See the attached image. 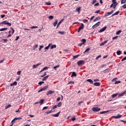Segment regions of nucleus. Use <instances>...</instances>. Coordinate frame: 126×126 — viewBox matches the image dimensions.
Returning <instances> with one entry per match:
<instances>
[{"label":"nucleus","mask_w":126,"mask_h":126,"mask_svg":"<svg viewBox=\"0 0 126 126\" xmlns=\"http://www.w3.org/2000/svg\"><path fill=\"white\" fill-rule=\"evenodd\" d=\"M49 87V86L47 85L44 86L43 88L41 89L40 90L38 91V93H40V92H42V91H45V90H47Z\"/></svg>","instance_id":"1"},{"label":"nucleus","mask_w":126,"mask_h":126,"mask_svg":"<svg viewBox=\"0 0 126 126\" xmlns=\"http://www.w3.org/2000/svg\"><path fill=\"white\" fill-rule=\"evenodd\" d=\"M77 64L79 66H80V65H82L83 64H84L85 63V62L83 60L79 61L77 62Z\"/></svg>","instance_id":"2"},{"label":"nucleus","mask_w":126,"mask_h":126,"mask_svg":"<svg viewBox=\"0 0 126 126\" xmlns=\"http://www.w3.org/2000/svg\"><path fill=\"white\" fill-rule=\"evenodd\" d=\"M114 13V10H111L110 12H108L105 14L104 17H107V16H109V15H111L112 13Z\"/></svg>","instance_id":"3"},{"label":"nucleus","mask_w":126,"mask_h":126,"mask_svg":"<svg viewBox=\"0 0 126 126\" xmlns=\"http://www.w3.org/2000/svg\"><path fill=\"white\" fill-rule=\"evenodd\" d=\"M101 110V108L98 107H94L92 108L93 112H99Z\"/></svg>","instance_id":"4"},{"label":"nucleus","mask_w":126,"mask_h":126,"mask_svg":"<svg viewBox=\"0 0 126 126\" xmlns=\"http://www.w3.org/2000/svg\"><path fill=\"white\" fill-rule=\"evenodd\" d=\"M83 28H84V25L83 23H82L81 24V26H80L79 28L78 32L79 33V32H80V31L82 30V29H83Z\"/></svg>","instance_id":"5"},{"label":"nucleus","mask_w":126,"mask_h":126,"mask_svg":"<svg viewBox=\"0 0 126 126\" xmlns=\"http://www.w3.org/2000/svg\"><path fill=\"white\" fill-rule=\"evenodd\" d=\"M122 117H123V115H121L120 114H117V116H113V118H114V119H121V118H122Z\"/></svg>","instance_id":"6"},{"label":"nucleus","mask_w":126,"mask_h":126,"mask_svg":"<svg viewBox=\"0 0 126 126\" xmlns=\"http://www.w3.org/2000/svg\"><path fill=\"white\" fill-rule=\"evenodd\" d=\"M99 25H100V22L96 23L93 26V29H94V28H96V27H98Z\"/></svg>","instance_id":"7"},{"label":"nucleus","mask_w":126,"mask_h":126,"mask_svg":"<svg viewBox=\"0 0 126 126\" xmlns=\"http://www.w3.org/2000/svg\"><path fill=\"white\" fill-rule=\"evenodd\" d=\"M60 114H61V111L59 112L57 114H52L51 116H52V117H55L56 118H58V117L60 116Z\"/></svg>","instance_id":"8"},{"label":"nucleus","mask_w":126,"mask_h":126,"mask_svg":"<svg viewBox=\"0 0 126 126\" xmlns=\"http://www.w3.org/2000/svg\"><path fill=\"white\" fill-rule=\"evenodd\" d=\"M107 29V27H104L103 28H102L99 31V33H101L102 32H104L105 30Z\"/></svg>","instance_id":"9"},{"label":"nucleus","mask_w":126,"mask_h":126,"mask_svg":"<svg viewBox=\"0 0 126 126\" xmlns=\"http://www.w3.org/2000/svg\"><path fill=\"white\" fill-rule=\"evenodd\" d=\"M53 93H54V91H49L47 93L46 95H52V94H53Z\"/></svg>","instance_id":"10"},{"label":"nucleus","mask_w":126,"mask_h":126,"mask_svg":"<svg viewBox=\"0 0 126 126\" xmlns=\"http://www.w3.org/2000/svg\"><path fill=\"white\" fill-rule=\"evenodd\" d=\"M41 63H38L36 64L33 65V68H37L38 67V66H39V65H40Z\"/></svg>","instance_id":"11"},{"label":"nucleus","mask_w":126,"mask_h":126,"mask_svg":"<svg viewBox=\"0 0 126 126\" xmlns=\"http://www.w3.org/2000/svg\"><path fill=\"white\" fill-rule=\"evenodd\" d=\"M49 76H50L49 75H47L45 77H44L42 78V81H46L47 80V79H48V78H49Z\"/></svg>","instance_id":"12"},{"label":"nucleus","mask_w":126,"mask_h":126,"mask_svg":"<svg viewBox=\"0 0 126 126\" xmlns=\"http://www.w3.org/2000/svg\"><path fill=\"white\" fill-rule=\"evenodd\" d=\"M17 85V82H14V83L10 84V86H16Z\"/></svg>","instance_id":"13"},{"label":"nucleus","mask_w":126,"mask_h":126,"mask_svg":"<svg viewBox=\"0 0 126 126\" xmlns=\"http://www.w3.org/2000/svg\"><path fill=\"white\" fill-rule=\"evenodd\" d=\"M111 69L110 68H107L104 70H103L102 72H104V73H106V72H109V71H110Z\"/></svg>","instance_id":"14"},{"label":"nucleus","mask_w":126,"mask_h":126,"mask_svg":"<svg viewBox=\"0 0 126 126\" xmlns=\"http://www.w3.org/2000/svg\"><path fill=\"white\" fill-rule=\"evenodd\" d=\"M101 19V18L100 17H98L97 18H95L94 20V22H95V21H98V20H100Z\"/></svg>","instance_id":"15"},{"label":"nucleus","mask_w":126,"mask_h":126,"mask_svg":"<svg viewBox=\"0 0 126 126\" xmlns=\"http://www.w3.org/2000/svg\"><path fill=\"white\" fill-rule=\"evenodd\" d=\"M100 85L101 84H100V83H97V82L94 83V86H100Z\"/></svg>","instance_id":"16"},{"label":"nucleus","mask_w":126,"mask_h":126,"mask_svg":"<svg viewBox=\"0 0 126 126\" xmlns=\"http://www.w3.org/2000/svg\"><path fill=\"white\" fill-rule=\"evenodd\" d=\"M87 81H88V82H90L91 84H93V81L91 79L87 80Z\"/></svg>","instance_id":"17"},{"label":"nucleus","mask_w":126,"mask_h":126,"mask_svg":"<svg viewBox=\"0 0 126 126\" xmlns=\"http://www.w3.org/2000/svg\"><path fill=\"white\" fill-rule=\"evenodd\" d=\"M8 22L7 21H4L1 23V24H3V25H7Z\"/></svg>","instance_id":"18"},{"label":"nucleus","mask_w":126,"mask_h":126,"mask_svg":"<svg viewBox=\"0 0 126 126\" xmlns=\"http://www.w3.org/2000/svg\"><path fill=\"white\" fill-rule=\"evenodd\" d=\"M57 24H58V20H56L55 22L53 23V26H54V27H56V26H57Z\"/></svg>","instance_id":"19"},{"label":"nucleus","mask_w":126,"mask_h":126,"mask_svg":"<svg viewBox=\"0 0 126 126\" xmlns=\"http://www.w3.org/2000/svg\"><path fill=\"white\" fill-rule=\"evenodd\" d=\"M119 13H120V11H118L116 12H115V13L113 14L112 16H114L115 15H118L119 14Z\"/></svg>","instance_id":"20"},{"label":"nucleus","mask_w":126,"mask_h":126,"mask_svg":"<svg viewBox=\"0 0 126 126\" xmlns=\"http://www.w3.org/2000/svg\"><path fill=\"white\" fill-rule=\"evenodd\" d=\"M58 33L59 34H61V35H64V34H65V32H64L59 31Z\"/></svg>","instance_id":"21"},{"label":"nucleus","mask_w":126,"mask_h":126,"mask_svg":"<svg viewBox=\"0 0 126 126\" xmlns=\"http://www.w3.org/2000/svg\"><path fill=\"white\" fill-rule=\"evenodd\" d=\"M56 48H57V45H56L55 44L51 46V49H56Z\"/></svg>","instance_id":"22"},{"label":"nucleus","mask_w":126,"mask_h":126,"mask_svg":"<svg viewBox=\"0 0 126 126\" xmlns=\"http://www.w3.org/2000/svg\"><path fill=\"white\" fill-rule=\"evenodd\" d=\"M76 11L78 12V13H80V7H78L76 9Z\"/></svg>","instance_id":"23"},{"label":"nucleus","mask_w":126,"mask_h":126,"mask_svg":"<svg viewBox=\"0 0 126 126\" xmlns=\"http://www.w3.org/2000/svg\"><path fill=\"white\" fill-rule=\"evenodd\" d=\"M107 42H108V40H106V41H105L104 42H102L101 44H100V46H104V45H105V44H106L107 43Z\"/></svg>","instance_id":"24"},{"label":"nucleus","mask_w":126,"mask_h":126,"mask_svg":"<svg viewBox=\"0 0 126 126\" xmlns=\"http://www.w3.org/2000/svg\"><path fill=\"white\" fill-rule=\"evenodd\" d=\"M73 76H76V73L75 72H72L71 77H73Z\"/></svg>","instance_id":"25"},{"label":"nucleus","mask_w":126,"mask_h":126,"mask_svg":"<svg viewBox=\"0 0 126 126\" xmlns=\"http://www.w3.org/2000/svg\"><path fill=\"white\" fill-rule=\"evenodd\" d=\"M117 54L118 56H120V55L122 54V51H121V50H118L117 51Z\"/></svg>","instance_id":"26"},{"label":"nucleus","mask_w":126,"mask_h":126,"mask_svg":"<svg viewBox=\"0 0 126 126\" xmlns=\"http://www.w3.org/2000/svg\"><path fill=\"white\" fill-rule=\"evenodd\" d=\"M122 32V31L119 30L116 32V35H120L121 33Z\"/></svg>","instance_id":"27"},{"label":"nucleus","mask_w":126,"mask_h":126,"mask_svg":"<svg viewBox=\"0 0 126 126\" xmlns=\"http://www.w3.org/2000/svg\"><path fill=\"white\" fill-rule=\"evenodd\" d=\"M10 107H11V105H10V104L6 105L5 107V109H8V108H10Z\"/></svg>","instance_id":"28"},{"label":"nucleus","mask_w":126,"mask_h":126,"mask_svg":"<svg viewBox=\"0 0 126 126\" xmlns=\"http://www.w3.org/2000/svg\"><path fill=\"white\" fill-rule=\"evenodd\" d=\"M89 51H90V48H88L87 49H86V50L84 52V54H85V53H87V52H89Z\"/></svg>","instance_id":"29"},{"label":"nucleus","mask_w":126,"mask_h":126,"mask_svg":"<svg viewBox=\"0 0 126 126\" xmlns=\"http://www.w3.org/2000/svg\"><path fill=\"white\" fill-rule=\"evenodd\" d=\"M39 102L40 105H42V104H44V99H41Z\"/></svg>","instance_id":"30"},{"label":"nucleus","mask_w":126,"mask_h":126,"mask_svg":"<svg viewBox=\"0 0 126 126\" xmlns=\"http://www.w3.org/2000/svg\"><path fill=\"white\" fill-rule=\"evenodd\" d=\"M67 84H74V82L72 81H70L68 82V83H67Z\"/></svg>","instance_id":"31"},{"label":"nucleus","mask_w":126,"mask_h":126,"mask_svg":"<svg viewBox=\"0 0 126 126\" xmlns=\"http://www.w3.org/2000/svg\"><path fill=\"white\" fill-rule=\"evenodd\" d=\"M82 42H83L82 44H85V43H86V39H82Z\"/></svg>","instance_id":"32"},{"label":"nucleus","mask_w":126,"mask_h":126,"mask_svg":"<svg viewBox=\"0 0 126 126\" xmlns=\"http://www.w3.org/2000/svg\"><path fill=\"white\" fill-rule=\"evenodd\" d=\"M60 67V65H58L57 66H55L53 68H54V69H55V70H57V68Z\"/></svg>","instance_id":"33"},{"label":"nucleus","mask_w":126,"mask_h":126,"mask_svg":"<svg viewBox=\"0 0 126 126\" xmlns=\"http://www.w3.org/2000/svg\"><path fill=\"white\" fill-rule=\"evenodd\" d=\"M5 30H7V28H2L1 29H0V31L1 32V31H4Z\"/></svg>","instance_id":"34"},{"label":"nucleus","mask_w":126,"mask_h":126,"mask_svg":"<svg viewBox=\"0 0 126 126\" xmlns=\"http://www.w3.org/2000/svg\"><path fill=\"white\" fill-rule=\"evenodd\" d=\"M71 120V121H72V122H74V121H75V120H76V119L75 118V116L72 117Z\"/></svg>","instance_id":"35"},{"label":"nucleus","mask_w":126,"mask_h":126,"mask_svg":"<svg viewBox=\"0 0 126 126\" xmlns=\"http://www.w3.org/2000/svg\"><path fill=\"white\" fill-rule=\"evenodd\" d=\"M42 48H44V45H40L39 46V51H41V50H42Z\"/></svg>","instance_id":"36"},{"label":"nucleus","mask_w":126,"mask_h":126,"mask_svg":"<svg viewBox=\"0 0 126 126\" xmlns=\"http://www.w3.org/2000/svg\"><path fill=\"white\" fill-rule=\"evenodd\" d=\"M117 5H118V2H116V3H114V5H113V8H116V7H117Z\"/></svg>","instance_id":"37"},{"label":"nucleus","mask_w":126,"mask_h":126,"mask_svg":"<svg viewBox=\"0 0 126 126\" xmlns=\"http://www.w3.org/2000/svg\"><path fill=\"white\" fill-rule=\"evenodd\" d=\"M49 19H50V20H52V19H53V18H54V16H49L48 17Z\"/></svg>","instance_id":"38"},{"label":"nucleus","mask_w":126,"mask_h":126,"mask_svg":"<svg viewBox=\"0 0 126 126\" xmlns=\"http://www.w3.org/2000/svg\"><path fill=\"white\" fill-rule=\"evenodd\" d=\"M117 96H118V94H113L112 96L113 97V98H115V97H117Z\"/></svg>","instance_id":"39"},{"label":"nucleus","mask_w":126,"mask_h":126,"mask_svg":"<svg viewBox=\"0 0 126 126\" xmlns=\"http://www.w3.org/2000/svg\"><path fill=\"white\" fill-rule=\"evenodd\" d=\"M126 0H121V4L123 3H126Z\"/></svg>","instance_id":"40"},{"label":"nucleus","mask_w":126,"mask_h":126,"mask_svg":"<svg viewBox=\"0 0 126 126\" xmlns=\"http://www.w3.org/2000/svg\"><path fill=\"white\" fill-rule=\"evenodd\" d=\"M38 48V44H36L33 46V50H35L36 48Z\"/></svg>","instance_id":"41"},{"label":"nucleus","mask_w":126,"mask_h":126,"mask_svg":"<svg viewBox=\"0 0 126 126\" xmlns=\"http://www.w3.org/2000/svg\"><path fill=\"white\" fill-rule=\"evenodd\" d=\"M108 112H109V111H102V112H100V115H102V114H105V113H108Z\"/></svg>","instance_id":"42"},{"label":"nucleus","mask_w":126,"mask_h":126,"mask_svg":"<svg viewBox=\"0 0 126 126\" xmlns=\"http://www.w3.org/2000/svg\"><path fill=\"white\" fill-rule=\"evenodd\" d=\"M45 4H46V5H51V2H46Z\"/></svg>","instance_id":"43"},{"label":"nucleus","mask_w":126,"mask_h":126,"mask_svg":"<svg viewBox=\"0 0 126 126\" xmlns=\"http://www.w3.org/2000/svg\"><path fill=\"white\" fill-rule=\"evenodd\" d=\"M119 83H121V81H116L114 83L115 84H119Z\"/></svg>","instance_id":"44"},{"label":"nucleus","mask_w":126,"mask_h":126,"mask_svg":"<svg viewBox=\"0 0 126 126\" xmlns=\"http://www.w3.org/2000/svg\"><path fill=\"white\" fill-rule=\"evenodd\" d=\"M49 68V67H45L43 69H42V70H47Z\"/></svg>","instance_id":"45"},{"label":"nucleus","mask_w":126,"mask_h":126,"mask_svg":"<svg viewBox=\"0 0 126 126\" xmlns=\"http://www.w3.org/2000/svg\"><path fill=\"white\" fill-rule=\"evenodd\" d=\"M61 106H62V102H60L58 105H57V106L58 107H61Z\"/></svg>","instance_id":"46"},{"label":"nucleus","mask_w":126,"mask_h":126,"mask_svg":"<svg viewBox=\"0 0 126 126\" xmlns=\"http://www.w3.org/2000/svg\"><path fill=\"white\" fill-rule=\"evenodd\" d=\"M21 74V71H19L17 72V75H20Z\"/></svg>","instance_id":"47"},{"label":"nucleus","mask_w":126,"mask_h":126,"mask_svg":"<svg viewBox=\"0 0 126 126\" xmlns=\"http://www.w3.org/2000/svg\"><path fill=\"white\" fill-rule=\"evenodd\" d=\"M100 58H101V55H99V56H97V57L95 58V60H99V59H100Z\"/></svg>","instance_id":"48"},{"label":"nucleus","mask_w":126,"mask_h":126,"mask_svg":"<svg viewBox=\"0 0 126 126\" xmlns=\"http://www.w3.org/2000/svg\"><path fill=\"white\" fill-rule=\"evenodd\" d=\"M84 23H86L87 22H88V20L84 19L83 20Z\"/></svg>","instance_id":"49"},{"label":"nucleus","mask_w":126,"mask_h":126,"mask_svg":"<svg viewBox=\"0 0 126 126\" xmlns=\"http://www.w3.org/2000/svg\"><path fill=\"white\" fill-rule=\"evenodd\" d=\"M31 29H34V28H38L37 26H32L31 27Z\"/></svg>","instance_id":"50"},{"label":"nucleus","mask_w":126,"mask_h":126,"mask_svg":"<svg viewBox=\"0 0 126 126\" xmlns=\"http://www.w3.org/2000/svg\"><path fill=\"white\" fill-rule=\"evenodd\" d=\"M52 113V111H48L45 112V114H51Z\"/></svg>","instance_id":"51"},{"label":"nucleus","mask_w":126,"mask_h":126,"mask_svg":"<svg viewBox=\"0 0 126 126\" xmlns=\"http://www.w3.org/2000/svg\"><path fill=\"white\" fill-rule=\"evenodd\" d=\"M57 108H58V105H56L52 107V109H57Z\"/></svg>","instance_id":"52"},{"label":"nucleus","mask_w":126,"mask_h":126,"mask_svg":"<svg viewBox=\"0 0 126 126\" xmlns=\"http://www.w3.org/2000/svg\"><path fill=\"white\" fill-rule=\"evenodd\" d=\"M43 83H44V82H39L38 83V85L41 86V85H42V84H43Z\"/></svg>","instance_id":"53"},{"label":"nucleus","mask_w":126,"mask_h":126,"mask_svg":"<svg viewBox=\"0 0 126 126\" xmlns=\"http://www.w3.org/2000/svg\"><path fill=\"white\" fill-rule=\"evenodd\" d=\"M78 57H79V55H76V56H74L73 58H74V59H77V58H78Z\"/></svg>","instance_id":"54"},{"label":"nucleus","mask_w":126,"mask_h":126,"mask_svg":"<svg viewBox=\"0 0 126 126\" xmlns=\"http://www.w3.org/2000/svg\"><path fill=\"white\" fill-rule=\"evenodd\" d=\"M7 26H11V23H9L8 22H7Z\"/></svg>","instance_id":"55"},{"label":"nucleus","mask_w":126,"mask_h":126,"mask_svg":"<svg viewBox=\"0 0 126 126\" xmlns=\"http://www.w3.org/2000/svg\"><path fill=\"white\" fill-rule=\"evenodd\" d=\"M94 18H95V16H92L91 19H90V20H93V19H94Z\"/></svg>","instance_id":"56"},{"label":"nucleus","mask_w":126,"mask_h":126,"mask_svg":"<svg viewBox=\"0 0 126 126\" xmlns=\"http://www.w3.org/2000/svg\"><path fill=\"white\" fill-rule=\"evenodd\" d=\"M126 60V57H124L122 60V62H124V61Z\"/></svg>","instance_id":"57"},{"label":"nucleus","mask_w":126,"mask_h":126,"mask_svg":"<svg viewBox=\"0 0 126 126\" xmlns=\"http://www.w3.org/2000/svg\"><path fill=\"white\" fill-rule=\"evenodd\" d=\"M46 109H48V106L44 107L42 109V110L43 111V110H46Z\"/></svg>","instance_id":"58"},{"label":"nucleus","mask_w":126,"mask_h":126,"mask_svg":"<svg viewBox=\"0 0 126 126\" xmlns=\"http://www.w3.org/2000/svg\"><path fill=\"white\" fill-rule=\"evenodd\" d=\"M11 29L12 30V34H13V33H14V29H13V28H11Z\"/></svg>","instance_id":"59"},{"label":"nucleus","mask_w":126,"mask_h":126,"mask_svg":"<svg viewBox=\"0 0 126 126\" xmlns=\"http://www.w3.org/2000/svg\"><path fill=\"white\" fill-rule=\"evenodd\" d=\"M122 7H123V8L126 9V4L123 5Z\"/></svg>","instance_id":"60"},{"label":"nucleus","mask_w":126,"mask_h":126,"mask_svg":"<svg viewBox=\"0 0 126 126\" xmlns=\"http://www.w3.org/2000/svg\"><path fill=\"white\" fill-rule=\"evenodd\" d=\"M117 0H112L113 3H117V1H116Z\"/></svg>","instance_id":"61"},{"label":"nucleus","mask_w":126,"mask_h":126,"mask_svg":"<svg viewBox=\"0 0 126 126\" xmlns=\"http://www.w3.org/2000/svg\"><path fill=\"white\" fill-rule=\"evenodd\" d=\"M125 94V93H122V94H119V96H124V94Z\"/></svg>","instance_id":"62"},{"label":"nucleus","mask_w":126,"mask_h":126,"mask_svg":"<svg viewBox=\"0 0 126 126\" xmlns=\"http://www.w3.org/2000/svg\"><path fill=\"white\" fill-rule=\"evenodd\" d=\"M5 17V15H4V14L1 15V17L2 18H3Z\"/></svg>","instance_id":"63"},{"label":"nucleus","mask_w":126,"mask_h":126,"mask_svg":"<svg viewBox=\"0 0 126 126\" xmlns=\"http://www.w3.org/2000/svg\"><path fill=\"white\" fill-rule=\"evenodd\" d=\"M98 5H99V3H95V4L94 5V6H98Z\"/></svg>","instance_id":"64"}]
</instances>
